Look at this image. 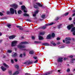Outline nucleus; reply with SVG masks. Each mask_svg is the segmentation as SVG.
<instances>
[{
    "label": "nucleus",
    "instance_id": "c85d7f7f",
    "mask_svg": "<svg viewBox=\"0 0 75 75\" xmlns=\"http://www.w3.org/2000/svg\"><path fill=\"white\" fill-rule=\"evenodd\" d=\"M17 55V53H15L13 55L12 57H16Z\"/></svg>",
    "mask_w": 75,
    "mask_h": 75
},
{
    "label": "nucleus",
    "instance_id": "6e6552de",
    "mask_svg": "<svg viewBox=\"0 0 75 75\" xmlns=\"http://www.w3.org/2000/svg\"><path fill=\"white\" fill-rule=\"evenodd\" d=\"M36 4H37V5H38V6L39 7H42V8H44V7H42V5H41V3H36Z\"/></svg>",
    "mask_w": 75,
    "mask_h": 75
},
{
    "label": "nucleus",
    "instance_id": "603ef678",
    "mask_svg": "<svg viewBox=\"0 0 75 75\" xmlns=\"http://www.w3.org/2000/svg\"><path fill=\"white\" fill-rule=\"evenodd\" d=\"M7 26L8 27H11V25L10 24H8L7 25Z\"/></svg>",
    "mask_w": 75,
    "mask_h": 75
},
{
    "label": "nucleus",
    "instance_id": "37998d69",
    "mask_svg": "<svg viewBox=\"0 0 75 75\" xmlns=\"http://www.w3.org/2000/svg\"><path fill=\"white\" fill-rule=\"evenodd\" d=\"M33 59H37V58H38L37 57H35V56H34L33 57Z\"/></svg>",
    "mask_w": 75,
    "mask_h": 75
},
{
    "label": "nucleus",
    "instance_id": "f257e3e1",
    "mask_svg": "<svg viewBox=\"0 0 75 75\" xmlns=\"http://www.w3.org/2000/svg\"><path fill=\"white\" fill-rule=\"evenodd\" d=\"M71 38L69 37L66 38L65 39V41L66 42V44H70L71 42L70 41H71Z\"/></svg>",
    "mask_w": 75,
    "mask_h": 75
},
{
    "label": "nucleus",
    "instance_id": "5701e85b",
    "mask_svg": "<svg viewBox=\"0 0 75 75\" xmlns=\"http://www.w3.org/2000/svg\"><path fill=\"white\" fill-rule=\"evenodd\" d=\"M71 28L72 29L71 30V32L75 31V27H74L73 28L72 27Z\"/></svg>",
    "mask_w": 75,
    "mask_h": 75
},
{
    "label": "nucleus",
    "instance_id": "a211bd4d",
    "mask_svg": "<svg viewBox=\"0 0 75 75\" xmlns=\"http://www.w3.org/2000/svg\"><path fill=\"white\" fill-rule=\"evenodd\" d=\"M75 58L74 59H71V63H72L73 64H74V63H75V62H75Z\"/></svg>",
    "mask_w": 75,
    "mask_h": 75
},
{
    "label": "nucleus",
    "instance_id": "6e6d98bb",
    "mask_svg": "<svg viewBox=\"0 0 75 75\" xmlns=\"http://www.w3.org/2000/svg\"><path fill=\"white\" fill-rule=\"evenodd\" d=\"M60 39H61L59 38L58 37L57 38V40H60Z\"/></svg>",
    "mask_w": 75,
    "mask_h": 75
},
{
    "label": "nucleus",
    "instance_id": "052dcab7",
    "mask_svg": "<svg viewBox=\"0 0 75 75\" xmlns=\"http://www.w3.org/2000/svg\"><path fill=\"white\" fill-rule=\"evenodd\" d=\"M19 4L20 5H22L23 4V3L21 2H19Z\"/></svg>",
    "mask_w": 75,
    "mask_h": 75
},
{
    "label": "nucleus",
    "instance_id": "6ab92c4d",
    "mask_svg": "<svg viewBox=\"0 0 75 75\" xmlns=\"http://www.w3.org/2000/svg\"><path fill=\"white\" fill-rule=\"evenodd\" d=\"M21 44H28V43L26 41L25 42H21Z\"/></svg>",
    "mask_w": 75,
    "mask_h": 75
},
{
    "label": "nucleus",
    "instance_id": "69168bd1",
    "mask_svg": "<svg viewBox=\"0 0 75 75\" xmlns=\"http://www.w3.org/2000/svg\"><path fill=\"white\" fill-rule=\"evenodd\" d=\"M20 57H21V58L23 56V54H21L20 55Z\"/></svg>",
    "mask_w": 75,
    "mask_h": 75
},
{
    "label": "nucleus",
    "instance_id": "9d476101",
    "mask_svg": "<svg viewBox=\"0 0 75 75\" xmlns=\"http://www.w3.org/2000/svg\"><path fill=\"white\" fill-rule=\"evenodd\" d=\"M16 37V35H12L11 36L9 37V38L10 40H12V39H14Z\"/></svg>",
    "mask_w": 75,
    "mask_h": 75
},
{
    "label": "nucleus",
    "instance_id": "338daca9",
    "mask_svg": "<svg viewBox=\"0 0 75 75\" xmlns=\"http://www.w3.org/2000/svg\"><path fill=\"white\" fill-rule=\"evenodd\" d=\"M69 20H70V21L72 20V18H71V17L69 18Z\"/></svg>",
    "mask_w": 75,
    "mask_h": 75
},
{
    "label": "nucleus",
    "instance_id": "bb28decb",
    "mask_svg": "<svg viewBox=\"0 0 75 75\" xmlns=\"http://www.w3.org/2000/svg\"><path fill=\"white\" fill-rule=\"evenodd\" d=\"M34 53V52L33 51H30L29 52V54H33Z\"/></svg>",
    "mask_w": 75,
    "mask_h": 75
},
{
    "label": "nucleus",
    "instance_id": "473e14b6",
    "mask_svg": "<svg viewBox=\"0 0 75 75\" xmlns=\"http://www.w3.org/2000/svg\"><path fill=\"white\" fill-rule=\"evenodd\" d=\"M60 18V17H57L55 18V21H57L58 20V19Z\"/></svg>",
    "mask_w": 75,
    "mask_h": 75
},
{
    "label": "nucleus",
    "instance_id": "c03bdc74",
    "mask_svg": "<svg viewBox=\"0 0 75 75\" xmlns=\"http://www.w3.org/2000/svg\"><path fill=\"white\" fill-rule=\"evenodd\" d=\"M69 58H72L73 57H74V56L72 55H70L69 56Z\"/></svg>",
    "mask_w": 75,
    "mask_h": 75
},
{
    "label": "nucleus",
    "instance_id": "f03ea898",
    "mask_svg": "<svg viewBox=\"0 0 75 75\" xmlns=\"http://www.w3.org/2000/svg\"><path fill=\"white\" fill-rule=\"evenodd\" d=\"M17 43V41L14 40L12 42L11 46V47H15L16 46Z\"/></svg>",
    "mask_w": 75,
    "mask_h": 75
},
{
    "label": "nucleus",
    "instance_id": "3c124183",
    "mask_svg": "<svg viewBox=\"0 0 75 75\" xmlns=\"http://www.w3.org/2000/svg\"><path fill=\"white\" fill-rule=\"evenodd\" d=\"M27 62H25L23 63V64H27Z\"/></svg>",
    "mask_w": 75,
    "mask_h": 75
},
{
    "label": "nucleus",
    "instance_id": "9b49d317",
    "mask_svg": "<svg viewBox=\"0 0 75 75\" xmlns=\"http://www.w3.org/2000/svg\"><path fill=\"white\" fill-rule=\"evenodd\" d=\"M16 27H17V28H19L20 30H21V31L23 30V27H22L20 25H17L16 26Z\"/></svg>",
    "mask_w": 75,
    "mask_h": 75
},
{
    "label": "nucleus",
    "instance_id": "72a5a7b5",
    "mask_svg": "<svg viewBox=\"0 0 75 75\" xmlns=\"http://www.w3.org/2000/svg\"><path fill=\"white\" fill-rule=\"evenodd\" d=\"M15 67L17 68V69H19V66L18 65H16L15 66Z\"/></svg>",
    "mask_w": 75,
    "mask_h": 75
},
{
    "label": "nucleus",
    "instance_id": "f8f14e48",
    "mask_svg": "<svg viewBox=\"0 0 75 75\" xmlns=\"http://www.w3.org/2000/svg\"><path fill=\"white\" fill-rule=\"evenodd\" d=\"M50 38H51V34H49L47 36L46 39L49 40V39H50Z\"/></svg>",
    "mask_w": 75,
    "mask_h": 75
},
{
    "label": "nucleus",
    "instance_id": "b1692460",
    "mask_svg": "<svg viewBox=\"0 0 75 75\" xmlns=\"http://www.w3.org/2000/svg\"><path fill=\"white\" fill-rule=\"evenodd\" d=\"M39 39L40 40H43V37L41 36H39Z\"/></svg>",
    "mask_w": 75,
    "mask_h": 75
},
{
    "label": "nucleus",
    "instance_id": "680f3d73",
    "mask_svg": "<svg viewBox=\"0 0 75 75\" xmlns=\"http://www.w3.org/2000/svg\"><path fill=\"white\" fill-rule=\"evenodd\" d=\"M57 44L58 45H59V44H60V42H57Z\"/></svg>",
    "mask_w": 75,
    "mask_h": 75
},
{
    "label": "nucleus",
    "instance_id": "cd10ccee",
    "mask_svg": "<svg viewBox=\"0 0 75 75\" xmlns=\"http://www.w3.org/2000/svg\"><path fill=\"white\" fill-rule=\"evenodd\" d=\"M23 16H28V17H29V15L26 13H25L23 14Z\"/></svg>",
    "mask_w": 75,
    "mask_h": 75
},
{
    "label": "nucleus",
    "instance_id": "09e8293b",
    "mask_svg": "<svg viewBox=\"0 0 75 75\" xmlns=\"http://www.w3.org/2000/svg\"><path fill=\"white\" fill-rule=\"evenodd\" d=\"M9 74H10V75H12V73H11V71H8Z\"/></svg>",
    "mask_w": 75,
    "mask_h": 75
},
{
    "label": "nucleus",
    "instance_id": "5fc2aeb1",
    "mask_svg": "<svg viewBox=\"0 0 75 75\" xmlns=\"http://www.w3.org/2000/svg\"><path fill=\"white\" fill-rule=\"evenodd\" d=\"M14 11H15V14H17V11H16V10H14Z\"/></svg>",
    "mask_w": 75,
    "mask_h": 75
},
{
    "label": "nucleus",
    "instance_id": "864d4df0",
    "mask_svg": "<svg viewBox=\"0 0 75 75\" xmlns=\"http://www.w3.org/2000/svg\"><path fill=\"white\" fill-rule=\"evenodd\" d=\"M3 13H2L1 12H0V16H3Z\"/></svg>",
    "mask_w": 75,
    "mask_h": 75
},
{
    "label": "nucleus",
    "instance_id": "a878e982",
    "mask_svg": "<svg viewBox=\"0 0 75 75\" xmlns=\"http://www.w3.org/2000/svg\"><path fill=\"white\" fill-rule=\"evenodd\" d=\"M61 26H62V24H60V25H59L57 26V27H58V28L59 29H59H60V28H62Z\"/></svg>",
    "mask_w": 75,
    "mask_h": 75
},
{
    "label": "nucleus",
    "instance_id": "4d7b16f0",
    "mask_svg": "<svg viewBox=\"0 0 75 75\" xmlns=\"http://www.w3.org/2000/svg\"><path fill=\"white\" fill-rule=\"evenodd\" d=\"M54 43L53 41L51 42H50L51 44H52V45Z\"/></svg>",
    "mask_w": 75,
    "mask_h": 75
},
{
    "label": "nucleus",
    "instance_id": "e2e57ef3",
    "mask_svg": "<svg viewBox=\"0 0 75 75\" xmlns=\"http://www.w3.org/2000/svg\"><path fill=\"white\" fill-rule=\"evenodd\" d=\"M14 61H15V62H17V61H18V60H17V59H15Z\"/></svg>",
    "mask_w": 75,
    "mask_h": 75
},
{
    "label": "nucleus",
    "instance_id": "393cba45",
    "mask_svg": "<svg viewBox=\"0 0 75 75\" xmlns=\"http://www.w3.org/2000/svg\"><path fill=\"white\" fill-rule=\"evenodd\" d=\"M51 36L52 37V38H54V37H55V33H52Z\"/></svg>",
    "mask_w": 75,
    "mask_h": 75
},
{
    "label": "nucleus",
    "instance_id": "ea45409f",
    "mask_svg": "<svg viewBox=\"0 0 75 75\" xmlns=\"http://www.w3.org/2000/svg\"><path fill=\"white\" fill-rule=\"evenodd\" d=\"M45 17V15H43L41 16V17L42 18H44Z\"/></svg>",
    "mask_w": 75,
    "mask_h": 75
},
{
    "label": "nucleus",
    "instance_id": "bf43d9fd",
    "mask_svg": "<svg viewBox=\"0 0 75 75\" xmlns=\"http://www.w3.org/2000/svg\"><path fill=\"white\" fill-rule=\"evenodd\" d=\"M24 13H27V11H25V9L23 10Z\"/></svg>",
    "mask_w": 75,
    "mask_h": 75
},
{
    "label": "nucleus",
    "instance_id": "de8ad7c7",
    "mask_svg": "<svg viewBox=\"0 0 75 75\" xmlns=\"http://www.w3.org/2000/svg\"><path fill=\"white\" fill-rule=\"evenodd\" d=\"M11 62L12 64H13L14 62V60L13 59H11Z\"/></svg>",
    "mask_w": 75,
    "mask_h": 75
},
{
    "label": "nucleus",
    "instance_id": "774afa93",
    "mask_svg": "<svg viewBox=\"0 0 75 75\" xmlns=\"http://www.w3.org/2000/svg\"><path fill=\"white\" fill-rule=\"evenodd\" d=\"M22 51H26V49H22Z\"/></svg>",
    "mask_w": 75,
    "mask_h": 75
},
{
    "label": "nucleus",
    "instance_id": "4be33fe9",
    "mask_svg": "<svg viewBox=\"0 0 75 75\" xmlns=\"http://www.w3.org/2000/svg\"><path fill=\"white\" fill-rule=\"evenodd\" d=\"M33 64V61H29V62H28V65H30L31 64Z\"/></svg>",
    "mask_w": 75,
    "mask_h": 75
},
{
    "label": "nucleus",
    "instance_id": "2eb2a0df",
    "mask_svg": "<svg viewBox=\"0 0 75 75\" xmlns=\"http://www.w3.org/2000/svg\"><path fill=\"white\" fill-rule=\"evenodd\" d=\"M46 26H42L39 28V29H42L43 30H45L46 28Z\"/></svg>",
    "mask_w": 75,
    "mask_h": 75
},
{
    "label": "nucleus",
    "instance_id": "1a4fd4ad",
    "mask_svg": "<svg viewBox=\"0 0 75 75\" xmlns=\"http://www.w3.org/2000/svg\"><path fill=\"white\" fill-rule=\"evenodd\" d=\"M50 74H52V71H50L46 73H44L42 74V75H48Z\"/></svg>",
    "mask_w": 75,
    "mask_h": 75
},
{
    "label": "nucleus",
    "instance_id": "0eeeda50",
    "mask_svg": "<svg viewBox=\"0 0 75 75\" xmlns=\"http://www.w3.org/2000/svg\"><path fill=\"white\" fill-rule=\"evenodd\" d=\"M10 12L11 14H14V9L12 8H10Z\"/></svg>",
    "mask_w": 75,
    "mask_h": 75
},
{
    "label": "nucleus",
    "instance_id": "c756f323",
    "mask_svg": "<svg viewBox=\"0 0 75 75\" xmlns=\"http://www.w3.org/2000/svg\"><path fill=\"white\" fill-rule=\"evenodd\" d=\"M33 7L35 8H36V9L38 8V6H37V5H34L33 6Z\"/></svg>",
    "mask_w": 75,
    "mask_h": 75
},
{
    "label": "nucleus",
    "instance_id": "a19ab883",
    "mask_svg": "<svg viewBox=\"0 0 75 75\" xmlns=\"http://www.w3.org/2000/svg\"><path fill=\"white\" fill-rule=\"evenodd\" d=\"M10 13H10V11H6V14H7V15H8V14H10Z\"/></svg>",
    "mask_w": 75,
    "mask_h": 75
},
{
    "label": "nucleus",
    "instance_id": "0e129e2a",
    "mask_svg": "<svg viewBox=\"0 0 75 75\" xmlns=\"http://www.w3.org/2000/svg\"><path fill=\"white\" fill-rule=\"evenodd\" d=\"M52 45H53L54 46H55L57 44L55 43H54Z\"/></svg>",
    "mask_w": 75,
    "mask_h": 75
},
{
    "label": "nucleus",
    "instance_id": "c9c22d12",
    "mask_svg": "<svg viewBox=\"0 0 75 75\" xmlns=\"http://www.w3.org/2000/svg\"><path fill=\"white\" fill-rule=\"evenodd\" d=\"M25 20L27 21H29V22H31V20L29 19H27L26 20Z\"/></svg>",
    "mask_w": 75,
    "mask_h": 75
},
{
    "label": "nucleus",
    "instance_id": "7ed1b4c3",
    "mask_svg": "<svg viewBox=\"0 0 75 75\" xmlns=\"http://www.w3.org/2000/svg\"><path fill=\"white\" fill-rule=\"evenodd\" d=\"M10 6L11 7L14 8V9H17L18 7V5H17L16 4H11L10 5Z\"/></svg>",
    "mask_w": 75,
    "mask_h": 75
},
{
    "label": "nucleus",
    "instance_id": "f3484780",
    "mask_svg": "<svg viewBox=\"0 0 75 75\" xmlns=\"http://www.w3.org/2000/svg\"><path fill=\"white\" fill-rule=\"evenodd\" d=\"M21 8H22V10H25L26 7L25 6L23 5L21 6Z\"/></svg>",
    "mask_w": 75,
    "mask_h": 75
},
{
    "label": "nucleus",
    "instance_id": "2f4dec72",
    "mask_svg": "<svg viewBox=\"0 0 75 75\" xmlns=\"http://www.w3.org/2000/svg\"><path fill=\"white\" fill-rule=\"evenodd\" d=\"M3 65L6 67V68H8V65L6 64L5 63H4Z\"/></svg>",
    "mask_w": 75,
    "mask_h": 75
},
{
    "label": "nucleus",
    "instance_id": "aec40b11",
    "mask_svg": "<svg viewBox=\"0 0 75 75\" xmlns=\"http://www.w3.org/2000/svg\"><path fill=\"white\" fill-rule=\"evenodd\" d=\"M34 43L35 44H41V41H35L34 42Z\"/></svg>",
    "mask_w": 75,
    "mask_h": 75
},
{
    "label": "nucleus",
    "instance_id": "ddd939ff",
    "mask_svg": "<svg viewBox=\"0 0 75 75\" xmlns=\"http://www.w3.org/2000/svg\"><path fill=\"white\" fill-rule=\"evenodd\" d=\"M54 24V23L53 22H52L50 23H48V24H46L45 25V26H48L49 25H52Z\"/></svg>",
    "mask_w": 75,
    "mask_h": 75
},
{
    "label": "nucleus",
    "instance_id": "8fccbe9b",
    "mask_svg": "<svg viewBox=\"0 0 75 75\" xmlns=\"http://www.w3.org/2000/svg\"><path fill=\"white\" fill-rule=\"evenodd\" d=\"M37 62H38V60H36V61H35V62H34V63L35 64L36 63H37Z\"/></svg>",
    "mask_w": 75,
    "mask_h": 75
},
{
    "label": "nucleus",
    "instance_id": "a18cd8bd",
    "mask_svg": "<svg viewBox=\"0 0 75 75\" xmlns=\"http://www.w3.org/2000/svg\"><path fill=\"white\" fill-rule=\"evenodd\" d=\"M8 53H11V52H12V51L11 50H8Z\"/></svg>",
    "mask_w": 75,
    "mask_h": 75
},
{
    "label": "nucleus",
    "instance_id": "4468645a",
    "mask_svg": "<svg viewBox=\"0 0 75 75\" xmlns=\"http://www.w3.org/2000/svg\"><path fill=\"white\" fill-rule=\"evenodd\" d=\"M42 45L44 46H49L50 44L48 43H44L42 44Z\"/></svg>",
    "mask_w": 75,
    "mask_h": 75
},
{
    "label": "nucleus",
    "instance_id": "7c9ffc66",
    "mask_svg": "<svg viewBox=\"0 0 75 75\" xmlns=\"http://www.w3.org/2000/svg\"><path fill=\"white\" fill-rule=\"evenodd\" d=\"M21 13H22V11L21 10L18 11V13L19 14H21Z\"/></svg>",
    "mask_w": 75,
    "mask_h": 75
},
{
    "label": "nucleus",
    "instance_id": "f704fd0d",
    "mask_svg": "<svg viewBox=\"0 0 75 75\" xmlns=\"http://www.w3.org/2000/svg\"><path fill=\"white\" fill-rule=\"evenodd\" d=\"M45 34V33H44V32H41L40 33V35H44V34Z\"/></svg>",
    "mask_w": 75,
    "mask_h": 75
},
{
    "label": "nucleus",
    "instance_id": "79ce46f5",
    "mask_svg": "<svg viewBox=\"0 0 75 75\" xmlns=\"http://www.w3.org/2000/svg\"><path fill=\"white\" fill-rule=\"evenodd\" d=\"M68 59V58H66L65 57H64V61H67V59Z\"/></svg>",
    "mask_w": 75,
    "mask_h": 75
},
{
    "label": "nucleus",
    "instance_id": "49530a36",
    "mask_svg": "<svg viewBox=\"0 0 75 75\" xmlns=\"http://www.w3.org/2000/svg\"><path fill=\"white\" fill-rule=\"evenodd\" d=\"M67 72H70V69H67Z\"/></svg>",
    "mask_w": 75,
    "mask_h": 75
},
{
    "label": "nucleus",
    "instance_id": "13d9d810",
    "mask_svg": "<svg viewBox=\"0 0 75 75\" xmlns=\"http://www.w3.org/2000/svg\"><path fill=\"white\" fill-rule=\"evenodd\" d=\"M33 17H35L36 16V14L35 13V14H33Z\"/></svg>",
    "mask_w": 75,
    "mask_h": 75
},
{
    "label": "nucleus",
    "instance_id": "dca6fc26",
    "mask_svg": "<svg viewBox=\"0 0 75 75\" xmlns=\"http://www.w3.org/2000/svg\"><path fill=\"white\" fill-rule=\"evenodd\" d=\"M1 68L2 70L3 71H4L5 70H6V68L4 67L3 66L1 67Z\"/></svg>",
    "mask_w": 75,
    "mask_h": 75
},
{
    "label": "nucleus",
    "instance_id": "423d86ee",
    "mask_svg": "<svg viewBox=\"0 0 75 75\" xmlns=\"http://www.w3.org/2000/svg\"><path fill=\"white\" fill-rule=\"evenodd\" d=\"M57 62H63V58H62V57L59 58L57 60Z\"/></svg>",
    "mask_w": 75,
    "mask_h": 75
},
{
    "label": "nucleus",
    "instance_id": "39448f33",
    "mask_svg": "<svg viewBox=\"0 0 75 75\" xmlns=\"http://www.w3.org/2000/svg\"><path fill=\"white\" fill-rule=\"evenodd\" d=\"M18 48L20 50H21L23 48H25L26 47L24 45H18Z\"/></svg>",
    "mask_w": 75,
    "mask_h": 75
},
{
    "label": "nucleus",
    "instance_id": "4c0bfd02",
    "mask_svg": "<svg viewBox=\"0 0 75 75\" xmlns=\"http://www.w3.org/2000/svg\"><path fill=\"white\" fill-rule=\"evenodd\" d=\"M68 14H69V13L68 12H67V13H66L64 14V15L65 16H67L68 15Z\"/></svg>",
    "mask_w": 75,
    "mask_h": 75
},
{
    "label": "nucleus",
    "instance_id": "58836bf2",
    "mask_svg": "<svg viewBox=\"0 0 75 75\" xmlns=\"http://www.w3.org/2000/svg\"><path fill=\"white\" fill-rule=\"evenodd\" d=\"M39 11L38 10L37 11H35L34 12V13L36 14H38V13Z\"/></svg>",
    "mask_w": 75,
    "mask_h": 75
},
{
    "label": "nucleus",
    "instance_id": "e433bc0d",
    "mask_svg": "<svg viewBox=\"0 0 75 75\" xmlns=\"http://www.w3.org/2000/svg\"><path fill=\"white\" fill-rule=\"evenodd\" d=\"M7 19V18L6 17H4L1 18V20H5Z\"/></svg>",
    "mask_w": 75,
    "mask_h": 75
},
{
    "label": "nucleus",
    "instance_id": "412c9836",
    "mask_svg": "<svg viewBox=\"0 0 75 75\" xmlns=\"http://www.w3.org/2000/svg\"><path fill=\"white\" fill-rule=\"evenodd\" d=\"M19 72L18 71H16L13 74V75H18L19 74Z\"/></svg>",
    "mask_w": 75,
    "mask_h": 75
},
{
    "label": "nucleus",
    "instance_id": "20e7f679",
    "mask_svg": "<svg viewBox=\"0 0 75 75\" xmlns=\"http://www.w3.org/2000/svg\"><path fill=\"white\" fill-rule=\"evenodd\" d=\"M74 27V25L72 24H71V25H69L68 26H67V28L69 30H70L72 27Z\"/></svg>",
    "mask_w": 75,
    "mask_h": 75
}]
</instances>
